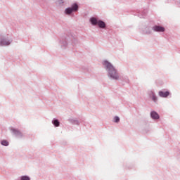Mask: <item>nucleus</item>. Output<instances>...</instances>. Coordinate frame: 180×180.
<instances>
[{
	"label": "nucleus",
	"instance_id": "0eeeda50",
	"mask_svg": "<svg viewBox=\"0 0 180 180\" xmlns=\"http://www.w3.org/2000/svg\"><path fill=\"white\" fill-rule=\"evenodd\" d=\"M98 26H99V27H101L102 29L105 28V27L106 26V25L105 24V22L102 21V20H98V22H97Z\"/></svg>",
	"mask_w": 180,
	"mask_h": 180
},
{
	"label": "nucleus",
	"instance_id": "423d86ee",
	"mask_svg": "<svg viewBox=\"0 0 180 180\" xmlns=\"http://www.w3.org/2000/svg\"><path fill=\"white\" fill-rule=\"evenodd\" d=\"M152 119H160V115L155 111H153L150 113Z\"/></svg>",
	"mask_w": 180,
	"mask_h": 180
},
{
	"label": "nucleus",
	"instance_id": "4468645a",
	"mask_svg": "<svg viewBox=\"0 0 180 180\" xmlns=\"http://www.w3.org/2000/svg\"><path fill=\"white\" fill-rule=\"evenodd\" d=\"M114 120L115 123H119V122H120V118H119V117H115Z\"/></svg>",
	"mask_w": 180,
	"mask_h": 180
},
{
	"label": "nucleus",
	"instance_id": "7ed1b4c3",
	"mask_svg": "<svg viewBox=\"0 0 180 180\" xmlns=\"http://www.w3.org/2000/svg\"><path fill=\"white\" fill-rule=\"evenodd\" d=\"M153 30L155 31V32H165V28L161 27V26H154L153 27Z\"/></svg>",
	"mask_w": 180,
	"mask_h": 180
},
{
	"label": "nucleus",
	"instance_id": "9b49d317",
	"mask_svg": "<svg viewBox=\"0 0 180 180\" xmlns=\"http://www.w3.org/2000/svg\"><path fill=\"white\" fill-rule=\"evenodd\" d=\"M53 124H54V126H56V127H58V126H60V122H58L57 120H55L53 122Z\"/></svg>",
	"mask_w": 180,
	"mask_h": 180
},
{
	"label": "nucleus",
	"instance_id": "f257e3e1",
	"mask_svg": "<svg viewBox=\"0 0 180 180\" xmlns=\"http://www.w3.org/2000/svg\"><path fill=\"white\" fill-rule=\"evenodd\" d=\"M103 65L107 68L108 75L110 77V78H112V79H119V74L117 73V70H116L115 67H113L110 63L105 60Z\"/></svg>",
	"mask_w": 180,
	"mask_h": 180
},
{
	"label": "nucleus",
	"instance_id": "f8f14e48",
	"mask_svg": "<svg viewBox=\"0 0 180 180\" xmlns=\"http://www.w3.org/2000/svg\"><path fill=\"white\" fill-rule=\"evenodd\" d=\"M1 144H2V146H8L9 145V142H8V141H5V140H4V141H1Z\"/></svg>",
	"mask_w": 180,
	"mask_h": 180
},
{
	"label": "nucleus",
	"instance_id": "1a4fd4ad",
	"mask_svg": "<svg viewBox=\"0 0 180 180\" xmlns=\"http://www.w3.org/2000/svg\"><path fill=\"white\" fill-rule=\"evenodd\" d=\"M150 96L152 98V101H153V102H157V96H155L154 92L151 91L150 93Z\"/></svg>",
	"mask_w": 180,
	"mask_h": 180
},
{
	"label": "nucleus",
	"instance_id": "20e7f679",
	"mask_svg": "<svg viewBox=\"0 0 180 180\" xmlns=\"http://www.w3.org/2000/svg\"><path fill=\"white\" fill-rule=\"evenodd\" d=\"M169 91H159V96L161 98H167V96H169Z\"/></svg>",
	"mask_w": 180,
	"mask_h": 180
},
{
	"label": "nucleus",
	"instance_id": "9d476101",
	"mask_svg": "<svg viewBox=\"0 0 180 180\" xmlns=\"http://www.w3.org/2000/svg\"><path fill=\"white\" fill-rule=\"evenodd\" d=\"M11 131H13V133H14V134H22L20 133V131L18 130V129H11Z\"/></svg>",
	"mask_w": 180,
	"mask_h": 180
},
{
	"label": "nucleus",
	"instance_id": "6e6552de",
	"mask_svg": "<svg viewBox=\"0 0 180 180\" xmlns=\"http://www.w3.org/2000/svg\"><path fill=\"white\" fill-rule=\"evenodd\" d=\"M90 22H91V25H94L95 26V25H98V22H99V21H98V19H96V18H91L90 19Z\"/></svg>",
	"mask_w": 180,
	"mask_h": 180
},
{
	"label": "nucleus",
	"instance_id": "f03ea898",
	"mask_svg": "<svg viewBox=\"0 0 180 180\" xmlns=\"http://www.w3.org/2000/svg\"><path fill=\"white\" fill-rule=\"evenodd\" d=\"M78 11V5L75 4L72 5V8H68L65 9L66 15H71L72 12H77Z\"/></svg>",
	"mask_w": 180,
	"mask_h": 180
},
{
	"label": "nucleus",
	"instance_id": "ddd939ff",
	"mask_svg": "<svg viewBox=\"0 0 180 180\" xmlns=\"http://www.w3.org/2000/svg\"><path fill=\"white\" fill-rule=\"evenodd\" d=\"M21 180H30V178L27 176H21Z\"/></svg>",
	"mask_w": 180,
	"mask_h": 180
},
{
	"label": "nucleus",
	"instance_id": "39448f33",
	"mask_svg": "<svg viewBox=\"0 0 180 180\" xmlns=\"http://www.w3.org/2000/svg\"><path fill=\"white\" fill-rule=\"evenodd\" d=\"M10 44H11V41H7L6 39L0 40V46H9Z\"/></svg>",
	"mask_w": 180,
	"mask_h": 180
}]
</instances>
